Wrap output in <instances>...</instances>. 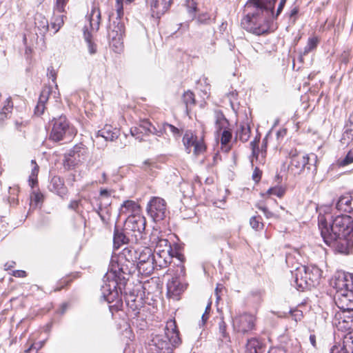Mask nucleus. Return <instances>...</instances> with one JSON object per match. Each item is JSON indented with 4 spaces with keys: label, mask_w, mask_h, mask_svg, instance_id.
<instances>
[{
    "label": "nucleus",
    "mask_w": 353,
    "mask_h": 353,
    "mask_svg": "<svg viewBox=\"0 0 353 353\" xmlns=\"http://www.w3.org/2000/svg\"><path fill=\"white\" fill-rule=\"evenodd\" d=\"M50 125L49 139L54 142L70 141L76 135L75 128L63 114L53 117Z\"/></svg>",
    "instance_id": "6"
},
{
    "label": "nucleus",
    "mask_w": 353,
    "mask_h": 353,
    "mask_svg": "<svg viewBox=\"0 0 353 353\" xmlns=\"http://www.w3.org/2000/svg\"><path fill=\"white\" fill-rule=\"evenodd\" d=\"M351 199V196H349V194H346L345 195L341 196L336 203V209L339 211L343 212H352L350 206Z\"/></svg>",
    "instance_id": "27"
},
{
    "label": "nucleus",
    "mask_w": 353,
    "mask_h": 353,
    "mask_svg": "<svg viewBox=\"0 0 353 353\" xmlns=\"http://www.w3.org/2000/svg\"><path fill=\"white\" fill-rule=\"evenodd\" d=\"M228 124V120H224V121H215V125L216 128L217 132H221L222 130H225L226 128V125Z\"/></svg>",
    "instance_id": "59"
},
{
    "label": "nucleus",
    "mask_w": 353,
    "mask_h": 353,
    "mask_svg": "<svg viewBox=\"0 0 353 353\" xmlns=\"http://www.w3.org/2000/svg\"><path fill=\"white\" fill-rule=\"evenodd\" d=\"M35 25L40 30L47 31L49 27L48 21L41 14H38L35 17Z\"/></svg>",
    "instance_id": "37"
},
{
    "label": "nucleus",
    "mask_w": 353,
    "mask_h": 353,
    "mask_svg": "<svg viewBox=\"0 0 353 353\" xmlns=\"http://www.w3.org/2000/svg\"><path fill=\"white\" fill-rule=\"evenodd\" d=\"M49 190L59 196L66 193V188L64 185L63 179L59 176H53L49 185Z\"/></svg>",
    "instance_id": "24"
},
{
    "label": "nucleus",
    "mask_w": 353,
    "mask_h": 353,
    "mask_svg": "<svg viewBox=\"0 0 353 353\" xmlns=\"http://www.w3.org/2000/svg\"><path fill=\"white\" fill-rule=\"evenodd\" d=\"M149 241L151 246H155L154 252H159V250H161V252L174 254L172 249L171 244L167 239H163L162 236L160 235V232L157 230H154L151 232Z\"/></svg>",
    "instance_id": "14"
},
{
    "label": "nucleus",
    "mask_w": 353,
    "mask_h": 353,
    "mask_svg": "<svg viewBox=\"0 0 353 353\" xmlns=\"http://www.w3.org/2000/svg\"><path fill=\"white\" fill-rule=\"evenodd\" d=\"M318 44V39L316 37H310L307 45L304 48L303 55L308 54L310 52L315 49Z\"/></svg>",
    "instance_id": "40"
},
{
    "label": "nucleus",
    "mask_w": 353,
    "mask_h": 353,
    "mask_svg": "<svg viewBox=\"0 0 353 353\" xmlns=\"http://www.w3.org/2000/svg\"><path fill=\"white\" fill-rule=\"evenodd\" d=\"M50 92V88H43L41 92L38 102L41 103L46 104V103L48 100Z\"/></svg>",
    "instance_id": "48"
},
{
    "label": "nucleus",
    "mask_w": 353,
    "mask_h": 353,
    "mask_svg": "<svg viewBox=\"0 0 353 353\" xmlns=\"http://www.w3.org/2000/svg\"><path fill=\"white\" fill-rule=\"evenodd\" d=\"M183 101L185 104L187 111H188V107L194 105L196 103L194 93L190 90L185 92L183 95Z\"/></svg>",
    "instance_id": "36"
},
{
    "label": "nucleus",
    "mask_w": 353,
    "mask_h": 353,
    "mask_svg": "<svg viewBox=\"0 0 353 353\" xmlns=\"http://www.w3.org/2000/svg\"><path fill=\"white\" fill-rule=\"evenodd\" d=\"M214 119L215 121H224V120H226V118L225 117L223 113L219 110L214 111Z\"/></svg>",
    "instance_id": "62"
},
{
    "label": "nucleus",
    "mask_w": 353,
    "mask_h": 353,
    "mask_svg": "<svg viewBox=\"0 0 353 353\" xmlns=\"http://www.w3.org/2000/svg\"><path fill=\"white\" fill-rule=\"evenodd\" d=\"M185 290V286L177 279L168 283V292L173 296L179 295Z\"/></svg>",
    "instance_id": "29"
},
{
    "label": "nucleus",
    "mask_w": 353,
    "mask_h": 353,
    "mask_svg": "<svg viewBox=\"0 0 353 353\" xmlns=\"http://www.w3.org/2000/svg\"><path fill=\"white\" fill-rule=\"evenodd\" d=\"M291 272V285L300 291L317 286L322 276V270L314 265H299Z\"/></svg>",
    "instance_id": "4"
},
{
    "label": "nucleus",
    "mask_w": 353,
    "mask_h": 353,
    "mask_svg": "<svg viewBox=\"0 0 353 353\" xmlns=\"http://www.w3.org/2000/svg\"><path fill=\"white\" fill-rule=\"evenodd\" d=\"M90 29L97 31L99 29L101 22V12L98 7L93 6L90 13L88 14Z\"/></svg>",
    "instance_id": "25"
},
{
    "label": "nucleus",
    "mask_w": 353,
    "mask_h": 353,
    "mask_svg": "<svg viewBox=\"0 0 353 353\" xmlns=\"http://www.w3.org/2000/svg\"><path fill=\"white\" fill-rule=\"evenodd\" d=\"M137 262L136 263L139 273L149 276L154 270L153 252L149 247L138 249Z\"/></svg>",
    "instance_id": "11"
},
{
    "label": "nucleus",
    "mask_w": 353,
    "mask_h": 353,
    "mask_svg": "<svg viewBox=\"0 0 353 353\" xmlns=\"http://www.w3.org/2000/svg\"><path fill=\"white\" fill-rule=\"evenodd\" d=\"M267 353H289L288 350H285L284 347L281 346L279 347H272L270 348Z\"/></svg>",
    "instance_id": "60"
},
{
    "label": "nucleus",
    "mask_w": 353,
    "mask_h": 353,
    "mask_svg": "<svg viewBox=\"0 0 353 353\" xmlns=\"http://www.w3.org/2000/svg\"><path fill=\"white\" fill-rule=\"evenodd\" d=\"M139 205L134 201L127 200L124 201L119 209V213L127 214L128 212H135L139 210Z\"/></svg>",
    "instance_id": "30"
},
{
    "label": "nucleus",
    "mask_w": 353,
    "mask_h": 353,
    "mask_svg": "<svg viewBox=\"0 0 353 353\" xmlns=\"http://www.w3.org/2000/svg\"><path fill=\"white\" fill-rule=\"evenodd\" d=\"M331 285L335 289V294H343L353 288V278L350 274L340 273L332 281Z\"/></svg>",
    "instance_id": "13"
},
{
    "label": "nucleus",
    "mask_w": 353,
    "mask_h": 353,
    "mask_svg": "<svg viewBox=\"0 0 353 353\" xmlns=\"http://www.w3.org/2000/svg\"><path fill=\"white\" fill-rule=\"evenodd\" d=\"M84 37L88 43V51L90 54L97 52V46L91 41V35L88 32H84Z\"/></svg>",
    "instance_id": "42"
},
{
    "label": "nucleus",
    "mask_w": 353,
    "mask_h": 353,
    "mask_svg": "<svg viewBox=\"0 0 353 353\" xmlns=\"http://www.w3.org/2000/svg\"><path fill=\"white\" fill-rule=\"evenodd\" d=\"M197 137L192 132H186L183 138V142L188 153H190L194 146Z\"/></svg>",
    "instance_id": "31"
},
{
    "label": "nucleus",
    "mask_w": 353,
    "mask_h": 353,
    "mask_svg": "<svg viewBox=\"0 0 353 353\" xmlns=\"http://www.w3.org/2000/svg\"><path fill=\"white\" fill-rule=\"evenodd\" d=\"M163 128L165 129V134L168 133V131H170L173 135H179V130L173 125L169 124L168 123H163Z\"/></svg>",
    "instance_id": "51"
},
{
    "label": "nucleus",
    "mask_w": 353,
    "mask_h": 353,
    "mask_svg": "<svg viewBox=\"0 0 353 353\" xmlns=\"http://www.w3.org/2000/svg\"><path fill=\"white\" fill-rule=\"evenodd\" d=\"M128 237L123 231H120L118 229L114 230L113 238L114 249H118L121 245L128 243Z\"/></svg>",
    "instance_id": "28"
},
{
    "label": "nucleus",
    "mask_w": 353,
    "mask_h": 353,
    "mask_svg": "<svg viewBox=\"0 0 353 353\" xmlns=\"http://www.w3.org/2000/svg\"><path fill=\"white\" fill-rule=\"evenodd\" d=\"M289 157L290 159L289 168L294 174H301L305 167L307 170H311V166L313 165L316 170L317 156L315 154L312 153L308 155L296 150H292Z\"/></svg>",
    "instance_id": "7"
},
{
    "label": "nucleus",
    "mask_w": 353,
    "mask_h": 353,
    "mask_svg": "<svg viewBox=\"0 0 353 353\" xmlns=\"http://www.w3.org/2000/svg\"><path fill=\"white\" fill-rule=\"evenodd\" d=\"M99 204L97 212L103 223L107 221L104 212L109 214V207L111 204V192L107 189H101L98 199Z\"/></svg>",
    "instance_id": "15"
},
{
    "label": "nucleus",
    "mask_w": 353,
    "mask_h": 353,
    "mask_svg": "<svg viewBox=\"0 0 353 353\" xmlns=\"http://www.w3.org/2000/svg\"><path fill=\"white\" fill-rule=\"evenodd\" d=\"M246 350L248 353H264L265 347L259 339L252 338L248 341Z\"/></svg>",
    "instance_id": "26"
},
{
    "label": "nucleus",
    "mask_w": 353,
    "mask_h": 353,
    "mask_svg": "<svg viewBox=\"0 0 353 353\" xmlns=\"http://www.w3.org/2000/svg\"><path fill=\"white\" fill-rule=\"evenodd\" d=\"M45 108V104L38 102L34 109V113L41 115L44 112Z\"/></svg>",
    "instance_id": "61"
},
{
    "label": "nucleus",
    "mask_w": 353,
    "mask_h": 353,
    "mask_svg": "<svg viewBox=\"0 0 353 353\" xmlns=\"http://www.w3.org/2000/svg\"><path fill=\"white\" fill-rule=\"evenodd\" d=\"M185 6L188 12L191 15V17L193 19L195 17V12L197 10L196 3L194 0H186Z\"/></svg>",
    "instance_id": "45"
},
{
    "label": "nucleus",
    "mask_w": 353,
    "mask_h": 353,
    "mask_svg": "<svg viewBox=\"0 0 353 353\" xmlns=\"http://www.w3.org/2000/svg\"><path fill=\"white\" fill-rule=\"evenodd\" d=\"M125 34V26L119 18H116L108 30L110 44L115 52H119L123 48V37Z\"/></svg>",
    "instance_id": "8"
},
{
    "label": "nucleus",
    "mask_w": 353,
    "mask_h": 353,
    "mask_svg": "<svg viewBox=\"0 0 353 353\" xmlns=\"http://www.w3.org/2000/svg\"><path fill=\"white\" fill-rule=\"evenodd\" d=\"M255 318L250 314H243L236 317L234 323L239 332H247L254 327Z\"/></svg>",
    "instance_id": "18"
},
{
    "label": "nucleus",
    "mask_w": 353,
    "mask_h": 353,
    "mask_svg": "<svg viewBox=\"0 0 353 353\" xmlns=\"http://www.w3.org/2000/svg\"><path fill=\"white\" fill-rule=\"evenodd\" d=\"M47 76L51 79L53 83H56L57 72L52 66H50L47 69Z\"/></svg>",
    "instance_id": "56"
},
{
    "label": "nucleus",
    "mask_w": 353,
    "mask_h": 353,
    "mask_svg": "<svg viewBox=\"0 0 353 353\" xmlns=\"http://www.w3.org/2000/svg\"><path fill=\"white\" fill-rule=\"evenodd\" d=\"M148 215L155 222L163 221L169 214L165 201L158 196H153L147 205Z\"/></svg>",
    "instance_id": "10"
},
{
    "label": "nucleus",
    "mask_w": 353,
    "mask_h": 353,
    "mask_svg": "<svg viewBox=\"0 0 353 353\" xmlns=\"http://www.w3.org/2000/svg\"><path fill=\"white\" fill-rule=\"evenodd\" d=\"M319 229L326 244H330L333 239L341 236H353V219L348 215L336 216L332 223H328L326 216H319Z\"/></svg>",
    "instance_id": "3"
},
{
    "label": "nucleus",
    "mask_w": 353,
    "mask_h": 353,
    "mask_svg": "<svg viewBox=\"0 0 353 353\" xmlns=\"http://www.w3.org/2000/svg\"><path fill=\"white\" fill-rule=\"evenodd\" d=\"M334 301L340 310L353 309V290L334 295Z\"/></svg>",
    "instance_id": "21"
},
{
    "label": "nucleus",
    "mask_w": 353,
    "mask_h": 353,
    "mask_svg": "<svg viewBox=\"0 0 353 353\" xmlns=\"http://www.w3.org/2000/svg\"><path fill=\"white\" fill-rule=\"evenodd\" d=\"M349 237L341 236L339 238H336V239H333V241L327 245H332L335 251L339 253L348 254L353 247V241Z\"/></svg>",
    "instance_id": "19"
},
{
    "label": "nucleus",
    "mask_w": 353,
    "mask_h": 353,
    "mask_svg": "<svg viewBox=\"0 0 353 353\" xmlns=\"http://www.w3.org/2000/svg\"><path fill=\"white\" fill-rule=\"evenodd\" d=\"M276 0H248L245 6L246 15L242 19L241 27L256 35L268 32L270 20L274 17Z\"/></svg>",
    "instance_id": "2"
},
{
    "label": "nucleus",
    "mask_w": 353,
    "mask_h": 353,
    "mask_svg": "<svg viewBox=\"0 0 353 353\" xmlns=\"http://www.w3.org/2000/svg\"><path fill=\"white\" fill-rule=\"evenodd\" d=\"M285 192V189L281 186H274L270 188L267 191V194L269 195H276L278 197H282Z\"/></svg>",
    "instance_id": "43"
},
{
    "label": "nucleus",
    "mask_w": 353,
    "mask_h": 353,
    "mask_svg": "<svg viewBox=\"0 0 353 353\" xmlns=\"http://www.w3.org/2000/svg\"><path fill=\"white\" fill-rule=\"evenodd\" d=\"M139 126L145 134L149 133V130L152 129L153 127V125L148 121H143Z\"/></svg>",
    "instance_id": "57"
},
{
    "label": "nucleus",
    "mask_w": 353,
    "mask_h": 353,
    "mask_svg": "<svg viewBox=\"0 0 353 353\" xmlns=\"http://www.w3.org/2000/svg\"><path fill=\"white\" fill-rule=\"evenodd\" d=\"M88 154V148L83 143L76 144L64 154L63 165L66 169L74 168L79 163L86 160Z\"/></svg>",
    "instance_id": "9"
},
{
    "label": "nucleus",
    "mask_w": 353,
    "mask_h": 353,
    "mask_svg": "<svg viewBox=\"0 0 353 353\" xmlns=\"http://www.w3.org/2000/svg\"><path fill=\"white\" fill-rule=\"evenodd\" d=\"M63 16H59L54 19V21L51 23V26L54 29V33L57 32L63 24Z\"/></svg>",
    "instance_id": "49"
},
{
    "label": "nucleus",
    "mask_w": 353,
    "mask_h": 353,
    "mask_svg": "<svg viewBox=\"0 0 353 353\" xmlns=\"http://www.w3.org/2000/svg\"><path fill=\"white\" fill-rule=\"evenodd\" d=\"M290 313L292 317V319L296 321H300L303 318V312L302 311L298 309H292L290 311Z\"/></svg>",
    "instance_id": "53"
},
{
    "label": "nucleus",
    "mask_w": 353,
    "mask_h": 353,
    "mask_svg": "<svg viewBox=\"0 0 353 353\" xmlns=\"http://www.w3.org/2000/svg\"><path fill=\"white\" fill-rule=\"evenodd\" d=\"M146 221L144 216L139 214H134L128 216L125 222V230L137 232L134 234L136 238L142 237V233L145 228Z\"/></svg>",
    "instance_id": "12"
},
{
    "label": "nucleus",
    "mask_w": 353,
    "mask_h": 353,
    "mask_svg": "<svg viewBox=\"0 0 353 353\" xmlns=\"http://www.w3.org/2000/svg\"><path fill=\"white\" fill-rule=\"evenodd\" d=\"M31 163L34 165L32 169L31 175L30 176L29 182L31 185L32 188H34V185L37 183V176L39 172V166L36 163L35 160H32Z\"/></svg>",
    "instance_id": "39"
},
{
    "label": "nucleus",
    "mask_w": 353,
    "mask_h": 353,
    "mask_svg": "<svg viewBox=\"0 0 353 353\" xmlns=\"http://www.w3.org/2000/svg\"><path fill=\"white\" fill-rule=\"evenodd\" d=\"M337 326L345 331L353 330V309L341 310L335 314Z\"/></svg>",
    "instance_id": "17"
},
{
    "label": "nucleus",
    "mask_w": 353,
    "mask_h": 353,
    "mask_svg": "<svg viewBox=\"0 0 353 353\" xmlns=\"http://www.w3.org/2000/svg\"><path fill=\"white\" fill-rule=\"evenodd\" d=\"M353 163V152L349 151L343 159H339L337 161V165L339 167H344Z\"/></svg>",
    "instance_id": "41"
},
{
    "label": "nucleus",
    "mask_w": 353,
    "mask_h": 353,
    "mask_svg": "<svg viewBox=\"0 0 353 353\" xmlns=\"http://www.w3.org/2000/svg\"><path fill=\"white\" fill-rule=\"evenodd\" d=\"M232 132L230 130L225 129L221 132V143L222 145H226L232 139Z\"/></svg>",
    "instance_id": "46"
},
{
    "label": "nucleus",
    "mask_w": 353,
    "mask_h": 353,
    "mask_svg": "<svg viewBox=\"0 0 353 353\" xmlns=\"http://www.w3.org/2000/svg\"><path fill=\"white\" fill-rule=\"evenodd\" d=\"M128 261H122L121 259L117 258V261L114 259L111 261L110 268L103 276V284L101 286V292L102 298L108 303H113L109 305L110 312L119 311L122 307L121 295L128 292L125 290V286L128 279L126 276H129L138 271L137 264L134 263L133 268H128Z\"/></svg>",
    "instance_id": "1"
},
{
    "label": "nucleus",
    "mask_w": 353,
    "mask_h": 353,
    "mask_svg": "<svg viewBox=\"0 0 353 353\" xmlns=\"http://www.w3.org/2000/svg\"><path fill=\"white\" fill-rule=\"evenodd\" d=\"M261 217L254 216L250 218V224L253 229L258 230L263 224L260 222Z\"/></svg>",
    "instance_id": "52"
},
{
    "label": "nucleus",
    "mask_w": 353,
    "mask_h": 353,
    "mask_svg": "<svg viewBox=\"0 0 353 353\" xmlns=\"http://www.w3.org/2000/svg\"><path fill=\"white\" fill-rule=\"evenodd\" d=\"M137 252L138 250L133 248H125L119 254L117 258L121 259V262L128 261V265L126 266L125 270L128 268H133L134 263L136 264L137 262Z\"/></svg>",
    "instance_id": "22"
},
{
    "label": "nucleus",
    "mask_w": 353,
    "mask_h": 353,
    "mask_svg": "<svg viewBox=\"0 0 353 353\" xmlns=\"http://www.w3.org/2000/svg\"><path fill=\"white\" fill-rule=\"evenodd\" d=\"M175 254H170L167 252H161L153 253L152 262L154 263V270L155 268L163 269L167 268L172 262V259L174 256L177 257L179 260H182L183 256L181 254L175 252Z\"/></svg>",
    "instance_id": "16"
},
{
    "label": "nucleus",
    "mask_w": 353,
    "mask_h": 353,
    "mask_svg": "<svg viewBox=\"0 0 353 353\" xmlns=\"http://www.w3.org/2000/svg\"><path fill=\"white\" fill-rule=\"evenodd\" d=\"M150 5L152 12V16L159 19L169 8L172 3V0H163L162 3H159V0H145Z\"/></svg>",
    "instance_id": "20"
},
{
    "label": "nucleus",
    "mask_w": 353,
    "mask_h": 353,
    "mask_svg": "<svg viewBox=\"0 0 353 353\" xmlns=\"http://www.w3.org/2000/svg\"><path fill=\"white\" fill-rule=\"evenodd\" d=\"M226 327H227V325H226L225 322L223 321V319H221L220 322L219 323V331L221 336V341H224V340L229 341V335L226 332Z\"/></svg>",
    "instance_id": "44"
},
{
    "label": "nucleus",
    "mask_w": 353,
    "mask_h": 353,
    "mask_svg": "<svg viewBox=\"0 0 353 353\" xmlns=\"http://www.w3.org/2000/svg\"><path fill=\"white\" fill-rule=\"evenodd\" d=\"M343 136L348 139H353V112L350 114L348 121L345 126Z\"/></svg>",
    "instance_id": "38"
},
{
    "label": "nucleus",
    "mask_w": 353,
    "mask_h": 353,
    "mask_svg": "<svg viewBox=\"0 0 353 353\" xmlns=\"http://www.w3.org/2000/svg\"><path fill=\"white\" fill-rule=\"evenodd\" d=\"M68 0H57V9L59 12L64 11V6L66 4Z\"/></svg>",
    "instance_id": "64"
},
{
    "label": "nucleus",
    "mask_w": 353,
    "mask_h": 353,
    "mask_svg": "<svg viewBox=\"0 0 353 353\" xmlns=\"http://www.w3.org/2000/svg\"><path fill=\"white\" fill-rule=\"evenodd\" d=\"M9 196L8 202L11 206H14L18 203L19 188L17 186L10 187L8 190Z\"/></svg>",
    "instance_id": "33"
},
{
    "label": "nucleus",
    "mask_w": 353,
    "mask_h": 353,
    "mask_svg": "<svg viewBox=\"0 0 353 353\" xmlns=\"http://www.w3.org/2000/svg\"><path fill=\"white\" fill-rule=\"evenodd\" d=\"M250 137V128L249 125H241L236 133V139H239L242 142H246Z\"/></svg>",
    "instance_id": "32"
},
{
    "label": "nucleus",
    "mask_w": 353,
    "mask_h": 353,
    "mask_svg": "<svg viewBox=\"0 0 353 353\" xmlns=\"http://www.w3.org/2000/svg\"><path fill=\"white\" fill-rule=\"evenodd\" d=\"M343 353H353V336H345L341 347Z\"/></svg>",
    "instance_id": "34"
},
{
    "label": "nucleus",
    "mask_w": 353,
    "mask_h": 353,
    "mask_svg": "<svg viewBox=\"0 0 353 353\" xmlns=\"http://www.w3.org/2000/svg\"><path fill=\"white\" fill-rule=\"evenodd\" d=\"M127 305L129 307V309L132 310L134 312V316H137L139 314L140 307L139 305L136 303V297L134 294H130L126 298Z\"/></svg>",
    "instance_id": "35"
},
{
    "label": "nucleus",
    "mask_w": 353,
    "mask_h": 353,
    "mask_svg": "<svg viewBox=\"0 0 353 353\" xmlns=\"http://www.w3.org/2000/svg\"><path fill=\"white\" fill-rule=\"evenodd\" d=\"M181 343L175 321L167 323L163 334H157L150 341V346L156 353H172V348Z\"/></svg>",
    "instance_id": "5"
},
{
    "label": "nucleus",
    "mask_w": 353,
    "mask_h": 353,
    "mask_svg": "<svg viewBox=\"0 0 353 353\" xmlns=\"http://www.w3.org/2000/svg\"><path fill=\"white\" fill-rule=\"evenodd\" d=\"M210 19V17L208 13H203L199 15L197 18V22L199 23L205 24L208 23Z\"/></svg>",
    "instance_id": "58"
},
{
    "label": "nucleus",
    "mask_w": 353,
    "mask_h": 353,
    "mask_svg": "<svg viewBox=\"0 0 353 353\" xmlns=\"http://www.w3.org/2000/svg\"><path fill=\"white\" fill-rule=\"evenodd\" d=\"M120 135V130L117 128H113L110 125H105L101 130L97 132V137H101L105 141H112L117 139Z\"/></svg>",
    "instance_id": "23"
},
{
    "label": "nucleus",
    "mask_w": 353,
    "mask_h": 353,
    "mask_svg": "<svg viewBox=\"0 0 353 353\" xmlns=\"http://www.w3.org/2000/svg\"><path fill=\"white\" fill-rule=\"evenodd\" d=\"M130 133L132 136L134 137L137 139L142 140V137L140 136V134H143V131L141 130L140 126L132 128L130 130Z\"/></svg>",
    "instance_id": "55"
},
{
    "label": "nucleus",
    "mask_w": 353,
    "mask_h": 353,
    "mask_svg": "<svg viewBox=\"0 0 353 353\" xmlns=\"http://www.w3.org/2000/svg\"><path fill=\"white\" fill-rule=\"evenodd\" d=\"M159 127V128L157 129L156 127L153 126L152 129L149 130V133L155 134L158 137H161L163 134H165V129L163 128V125L162 124Z\"/></svg>",
    "instance_id": "54"
},
{
    "label": "nucleus",
    "mask_w": 353,
    "mask_h": 353,
    "mask_svg": "<svg viewBox=\"0 0 353 353\" xmlns=\"http://www.w3.org/2000/svg\"><path fill=\"white\" fill-rule=\"evenodd\" d=\"M259 139L257 138H255L254 140L250 143L252 156L256 157V159H258L259 157Z\"/></svg>",
    "instance_id": "50"
},
{
    "label": "nucleus",
    "mask_w": 353,
    "mask_h": 353,
    "mask_svg": "<svg viewBox=\"0 0 353 353\" xmlns=\"http://www.w3.org/2000/svg\"><path fill=\"white\" fill-rule=\"evenodd\" d=\"M81 203V201L80 200H73V201H71L69 205H68V208L70 209H72L76 212H78V208H79V206Z\"/></svg>",
    "instance_id": "63"
},
{
    "label": "nucleus",
    "mask_w": 353,
    "mask_h": 353,
    "mask_svg": "<svg viewBox=\"0 0 353 353\" xmlns=\"http://www.w3.org/2000/svg\"><path fill=\"white\" fill-rule=\"evenodd\" d=\"M205 150V145L202 140L196 139V143L194 146L193 152L197 156L200 154L203 153Z\"/></svg>",
    "instance_id": "47"
}]
</instances>
